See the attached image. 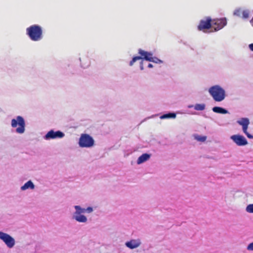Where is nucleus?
Segmentation results:
<instances>
[{"instance_id":"obj_1","label":"nucleus","mask_w":253,"mask_h":253,"mask_svg":"<svg viewBox=\"0 0 253 253\" xmlns=\"http://www.w3.org/2000/svg\"><path fill=\"white\" fill-rule=\"evenodd\" d=\"M209 92L216 102L223 101L226 96L225 90L218 85H213L210 87Z\"/></svg>"},{"instance_id":"obj_2","label":"nucleus","mask_w":253,"mask_h":253,"mask_svg":"<svg viewBox=\"0 0 253 253\" xmlns=\"http://www.w3.org/2000/svg\"><path fill=\"white\" fill-rule=\"evenodd\" d=\"M26 33L33 41H39L42 38V30L41 26L33 25L26 29Z\"/></svg>"},{"instance_id":"obj_3","label":"nucleus","mask_w":253,"mask_h":253,"mask_svg":"<svg viewBox=\"0 0 253 253\" xmlns=\"http://www.w3.org/2000/svg\"><path fill=\"white\" fill-rule=\"evenodd\" d=\"M79 144L82 148H90L94 145V140L89 134H82L79 139Z\"/></svg>"},{"instance_id":"obj_4","label":"nucleus","mask_w":253,"mask_h":253,"mask_svg":"<svg viewBox=\"0 0 253 253\" xmlns=\"http://www.w3.org/2000/svg\"><path fill=\"white\" fill-rule=\"evenodd\" d=\"M138 53L141 55V57H134L129 63L130 66H132L133 64V63L137 60L142 59H144L147 61L153 62L157 63V61H155L154 59V58L152 57L153 54L152 53L145 51L141 49L139 50Z\"/></svg>"},{"instance_id":"obj_5","label":"nucleus","mask_w":253,"mask_h":253,"mask_svg":"<svg viewBox=\"0 0 253 253\" xmlns=\"http://www.w3.org/2000/svg\"><path fill=\"white\" fill-rule=\"evenodd\" d=\"M19 125V127L16 129V131L18 133H23L25 131V123L24 119L21 116H17L16 119H13L11 121V126L13 127H16Z\"/></svg>"},{"instance_id":"obj_6","label":"nucleus","mask_w":253,"mask_h":253,"mask_svg":"<svg viewBox=\"0 0 253 253\" xmlns=\"http://www.w3.org/2000/svg\"><path fill=\"white\" fill-rule=\"evenodd\" d=\"M75 208L76 211L74 214V218L79 222H86L87 221L86 217L82 214V213H84V210H82V208L79 206H75Z\"/></svg>"},{"instance_id":"obj_7","label":"nucleus","mask_w":253,"mask_h":253,"mask_svg":"<svg viewBox=\"0 0 253 253\" xmlns=\"http://www.w3.org/2000/svg\"><path fill=\"white\" fill-rule=\"evenodd\" d=\"M0 239H1L9 248H12L15 245L14 239L6 233L0 232Z\"/></svg>"},{"instance_id":"obj_8","label":"nucleus","mask_w":253,"mask_h":253,"mask_svg":"<svg viewBox=\"0 0 253 253\" xmlns=\"http://www.w3.org/2000/svg\"><path fill=\"white\" fill-rule=\"evenodd\" d=\"M226 24L227 21L225 18L212 20V28L214 29L215 31L221 29Z\"/></svg>"},{"instance_id":"obj_9","label":"nucleus","mask_w":253,"mask_h":253,"mask_svg":"<svg viewBox=\"0 0 253 253\" xmlns=\"http://www.w3.org/2000/svg\"><path fill=\"white\" fill-rule=\"evenodd\" d=\"M212 27V19L210 17H207L205 19L201 20L198 26V29L199 31H204L206 29H209Z\"/></svg>"},{"instance_id":"obj_10","label":"nucleus","mask_w":253,"mask_h":253,"mask_svg":"<svg viewBox=\"0 0 253 253\" xmlns=\"http://www.w3.org/2000/svg\"><path fill=\"white\" fill-rule=\"evenodd\" d=\"M238 124L242 126L243 132L248 138H253V136L247 131L250 124V121L248 118H242L240 121H238Z\"/></svg>"},{"instance_id":"obj_11","label":"nucleus","mask_w":253,"mask_h":253,"mask_svg":"<svg viewBox=\"0 0 253 253\" xmlns=\"http://www.w3.org/2000/svg\"><path fill=\"white\" fill-rule=\"evenodd\" d=\"M64 136V133L59 130L54 131L53 130L49 131L45 135V139H55L57 138H62Z\"/></svg>"},{"instance_id":"obj_12","label":"nucleus","mask_w":253,"mask_h":253,"mask_svg":"<svg viewBox=\"0 0 253 253\" xmlns=\"http://www.w3.org/2000/svg\"><path fill=\"white\" fill-rule=\"evenodd\" d=\"M140 242L139 240H131L126 243V245L129 249H133L139 246Z\"/></svg>"},{"instance_id":"obj_13","label":"nucleus","mask_w":253,"mask_h":253,"mask_svg":"<svg viewBox=\"0 0 253 253\" xmlns=\"http://www.w3.org/2000/svg\"><path fill=\"white\" fill-rule=\"evenodd\" d=\"M150 157V155L145 153L143 154L142 155H141L137 159V163L138 164H140L141 163H144V162L148 160Z\"/></svg>"},{"instance_id":"obj_14","label":"nucleus","mask_w":253,"mask_h":253,"mask_svg":"<svg viewBox=\"0 0 253 253\" xmlns=\"http://www.w3.org/2000/svg\"><path fill=\"white\" fill-rule=\"evenodd\" d=\"M34 188L35 186L31 180H29L25 183L24 185L21 187V189L22 190H25L28 188L33 189Z\"/></svg>"},{"instance_id":"obj_15","label":"nucleus","mask_w":253,"mask_h":253,"mask_svg":"<svg viewBox=\"0 0 253 253\" xmlns=\"http://www.w3.org/2000/svg\"><path fill=\"white\" fill-rule=\"evenodd\" d=\"M212 111L215 113L222 114H225L228 112L227 110L220 107H214Z\"/></svg>"},{"instance_id":"obj_16","label":"nucleus","mask_w":253,"mask_h":253,"mask_svg":"<svg viewBox=\"0 0 253 253\" xmlns=\"http://www.w3.org/2000/svg\"><path fill=\"white\" fill-rule=\"evenodd\" d=\"M247 144L246 139L243 136L238 135V146H243Z\"/></svg>"},{"instance_id":"obj_17","label":"nucleus","mask_w":253,"mask_h":253,"mask_svg":"<svg viewBox=\"0 0 253 253\" xmlns=\"http://www.w3.org/2000/svg\"><path fill=\"white\" fill-rule=\"evenodd\" d=\"M176 117V114L173 113H170L166 114H164L161 117V119H167V118H174Z\"/></svg>"},{"instance_id":"obj_18","label":"nucleus","mask_w":253,"mask_h":253,"mask_svg":"<svg viewBox=\"0 0 253 253\" xmlns=\"http://www.w3.org/2000/svg\"><path fill=\"white\" fill-rule=\"evenodd\" d=\"M205 105L204 104H198L195 106V109L196 110L202 111L205 109Z\"/></svg>"},{"instance_id":"obj_19","label":"nucleus","mask_w":253,"mask_h":253,"mask_svg":"<svg viewBox=\"0 0 253 253\" xmlns=\"http://www.w3.org/2000/svg\"><path fill=\"white\" fill-rule=\"evenodd\" d=\"M195 138L199 141L204 142L206 141L207 137L205 136L197 135L195 136Z\"/></svg>"},{"instance_id":"obj_20","label":"nucleus","mask_w":253,"mask_h":253,"mask_svg":"<svg viewBox=\"0 0 253 253\" xmlns=\"http://www.w3.org/2000/svg\"><path fill=\"white\" fill-rule=\"evenodd\" d=\"M246 211L249 213H253V204H250L247 206Z\"/></svg>"},{"instance_id":"obj_21","label":"nucleus","mask_w":253,"mask_h":253,"mask_svg":"<svg viewBox=\"0 0 253 253\" xmlns=\"http://www.w3.org/2000/svg\"><path fill=\"white\" fill-rule=\"evenodd\" d=\"M242 16L244 19H247L249 16V12L247 10H244L242 12Z\"/></svg>"},{"instance_id":"obj_22","label":"nucleus","mask_w":253,"mask_h":253,"mask_svg":"<svg viewBox=\"0 0 253 253\" xmlns=\"http://www.w3.org/2000/svg\"><path fill=\"white\" fill-rule=\"evenodd\" d=\"M82 210H84V213L87 211L88 213H90L92 211V208L91 207H88L87 209H83Z\"/></svg>"},{"instance_id":"obj_23","label":"nucleus","mask_w":253,"mask_h":253,"mask_svg":"<svg viewBox=\"0 0 253 253\" xmlns=\"http://www.w3.org/2000/svg\"><path fill=\"white\" fill-rule=\"evenodd\" d=\"M231 138L237 144V134H235L234 135H232L231 137Z\"/></svg>"},{"instance_id":"obj_24","label":"nucleus","mask_w":253,"mask_h":253,"mask_svg":"<svg viewBox=\"0 0 253 253\" xmlns=\"http://www.w3.org/2000/svg\"><path fill=\"white\" fill-rule=\"evenodd\" d=\"M247 249L249 251H253V243H250L248 247H247Z\"/></svg>"},{"instance_id":"obj_25","label":"nucleus","mask_w":253,"mask_h":253,"mask_svg":"<svg viewBox=\"0 0 253 253\" xmlns=\"http://www.w3.org/2000/svg\"><path fill=\"white\" fill-rule=\"evenodd\" d=\"M249 48L251 50L253 51V43H251V44H249Z\"/></svg>"},{"instance_id":"obj_26","label":"nucleus","mask_w":253,"mask_h":253,"mask_svg":"<svg viewBox=\"0 0 253 253\" xmlns=\"http://www.w3.org/2000/svg\"><path fill=\"white\" fill-rule=\"evenodd\" d=\"M154 59L155 61H157V63L162 62V61H161L160 59H159L158 58H157L155 57V58H154Z\"/></svg>"},{"instance_id":"obj_27","label":"nucleus","mask_w":253,"mask_h":253,"mask_svg":"<svg viewBox=\"0 0 253 253\" xmlns=\"http://www.w3.org/2000/svg\"><path fill=\"white\" fill-rule=\"evenodd\" d=\"M140 69L141 70H143V62H141L140 63Z\"/></svg>"},{"instance_id":"obj_28","label":"nucleus","mask_w":253,"mask_h":253,"mask_svg":"<svg viewBox=\"0 0 253 253\" xmlns=\"http://www.w3.org/2000/svg\"><path fill=\"white\" fill-rule=\"evenodd\" d=\"M153 65L151 63H149L148 65V67L150 68H152L153 67Z\"/></svg>"},{"instance_id":"obj_29","label":"nucleus","mask_w":253,"mask_h":253,"mask_svg":"<svg viewBox=\"0 0 253 253\" xmlns=\"http://www.w3.org/2000/svg\"><path fill=\"white\" fill-rule=\"evenodd\" d=\"M250 22H251V24L252 25V26H253V18L250 21Z\"/></svg>"},{"instance_id":"obj_30","label":"nucleus","mask_w":253,"mask_h":253,"mask_svg":"<svg viewBox=\"0 0 253 253\" xmlns=\"http://www.w3.org/2000/svg\"><path fill=\"white\" fill-rule=\"evenodd\" d=\"M237 12V10H235L234 12V14L235 15L236 14V12Z\"/></svg>"}]
</instances>
